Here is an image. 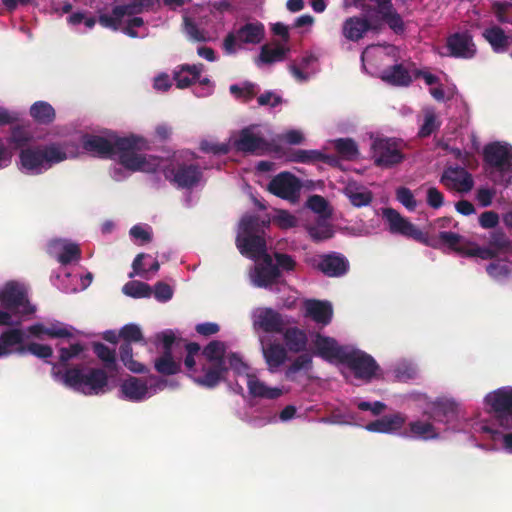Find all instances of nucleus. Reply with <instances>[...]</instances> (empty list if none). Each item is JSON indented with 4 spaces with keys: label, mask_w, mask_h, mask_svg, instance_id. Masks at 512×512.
<instances>
[{
    "label": "nucleus",
    "mask_w": 512,
    "mask_h": 512,
    "mask_svg": "<svg viewBox=\"0 0 512 512\" xmlns=\"http://www.w3.org/2000/svg\"><path fill=\"white\" fill-rule=\"evenodd\" d=\"M316 355L322 359L332 362L337 360L342 363L350 346L339 345L338 342L328 336L317 334L314 339Z\"/></svg>",
    "instance_id": "nucleus-17"
},
{
    "label": "nucleus",
    "mask_w": 512,
    "mask_h": 512,
    "mask_svg": "<svg viewBox=\"0 0 512 512\" xmlns=\"http://www.w3.org/2000/svg\"><path fill=\"white\" fill-rule=\"evenodd\" d=\"M446 46L450 55L455 58L471 59L477 51L473 36L468 31L451 34L447 38Z\"/></svg>",
    "instance_id": "nucleus-16"
},
{
    "label": "nucleus",
    "mask_w": 512,
    "mask_h": 512,
    "mask_svg": "<svg viewBox=\"0 0 512 512\" xmlns=\"http://www.w3.org/2000/svg\"><path fill=\"white\" fill-rule=\"evenodd\" d=\"M409 431L412 436L423 439H438L440 437L439 432L430 421H411L409 424Z\"/></svg>",
    "instance_id": "nucleus-42"
},
{
    "label": "nucleus",
    "mask_w": 512,
    "mask_h": 512,
    "mask_svg": "<svg viewBox=\"0 0 512 512\" xmlns=\"http://www.w3.org/2000/svg\"><path fill=\"white\" fill-rule=\"evenodd\" d=\"M119 336L123 340V342H126V343L127 342L131 343V344H132V342H135V343L143 342L144 344L146 343L144 341V336H143V333H142L140 327L136 324L124 325L119 331Z\"/></svg>",
    "instance_id": "nucleus-54"
},
{
    "label": "nucleus",
    "mask_w": 512,
    "mask_h": 512,
    "mask_svg": "<svg viewBox=\"0 0 512 512\" xmlns=\"http://www.w3.org/2000/svg\"><path fill=\"white\" fill-rule=\"evenodd\" d=\"M302 183L294 174L284 171L274 176L268 186L267 190L284 200L291 203H296L299 199Z\"/></svg>",
    "instance_id": "nucleus-12"
},
{
    "label": "nucleus",
    "mask_w": 512,
    "mask_h": 512,
    "mask_svg": "<svg viewBox=\"0 0 512 512\" xmlns=\"http://www.w3.org/2000/svg\"><path fill=\"white\" fill-rule=\"evenodd\" d=\"M438 239L442 244L465 257H479L488 260V257L493 255L489 250L482 249L476 243L464 241L461 235L451 231H441Z\"/></svg>",
    "instance_id": "nucleus-14"
},
{
    "label": "nucleus",
    "mask_w": 512,
    "mask_h": 512,
    "mask_svg": "<svg viewBox=\"0 0 512 512\" xmlns=\"http://www.w3.org/2000/svg\"><path fill=\"white\" fill-rule=\"evenodd\" d=\"M482 36L491 45L495 53H505L509 48V37L499 26L486 28Z\"/></svg>",
    "instance_id": "nucleus-36"
},
{
    "label": "nucleus",
    "mask_w": 512,
    "mask_h": 512,
    "mask_svg": "<svg viewBox=\"0 0 512 512\" xmlns=\"http://www.w3.org/2000/svg\"><path fill=\"white\" fill-rule=\"evenodd\" d=\"M203 71V64L189 65L185 64L179 70L174 71L173 79L177 88L184 89L189 87L193 82L197 81Z\"/></svg>",
    "instance_id": "nucleus-35"
},
{
    "label": "nucleus",
    "mask_w": 512,
    "mask_h": 512,
    "mask_svg": "<svg viewBox=\"0 0 512 512\" xmlns=\"http://www.w3.org/2000/svg\"><path fill=\"white\" fill-rule=\"evenodd\" d=\"M81 251L78 245L69 243L63 246L62 252L58 255V262L62 265L71 263L74 259L80 257Z\"/></svg>",
    "instance_id": "nucleus-56"
},
{
    "label": "nucleus",
    "mask_w": 512,
    "mask_h": 512,
    "mask_svg": "<svg viewBox=\"0 0 512 512\" xmlns=\"http://www.w3.org/2000/svg\"><path fill=\"white\" fill-rule=\"evenodd\" d=\"M405 421L406 417L402 413L397 412L368 423L366 429L376 433H393L400 430Z\"/></svg>",
    "instance_id": "nucleus-24"
},
{
    "label": "nucleus",
    "mask_w": 512,
    "mask_h": 512,
    "mask_svg": "<svg viewBox=\"0 0 512 512\" xmlns=\"http://www.w3.org/2000/svg\"><path fill=\"white\" fill-rule=\"evenodd\" d=\"M256 126L251 125L240 130L238 138L234 140V148L243 153L262 155L271 148L270 143L259 133Z\"/></svg>",
    "instance_id": "nucleus-15"
},
{
    "label": "nucleus",
    "mask_w": 512,
    "mask_h": 512,
    "mask_svg": "<svg viewBox=\"0 0 512 512\" xmlns=\"http://www.w3.org/2000/svg\"><path fill=\"white\" fill-rule=\"evenodd\" d=\"M288 52L289 48H285L280 45L276 46L275 48H271L268 44H264L261 47L258 60L264 64L280 62L285 59Z\"/></svg>",
    "instance_id": "nucleus-43"
},
{
    "label": "nucleus",
    "mask_w": 512,
    "mask_h": 512,
    "mask_svg": "<svg viewBox=\"0 0 512 512\" xmlns=\"http://www.w3.org/2000/svg\"><path fill=\"white\" fill-rule=\"evenodd\" d=\"M155 370L164 376L178 374L181 371V362L173 358V352H162L154 361Z\"/></svg>",
    "instance_id": "nucleus-40"
},
{
    "label": "nucleus",
    "mask_w": 512,
    "mask_h": 512,
    "mask_svg": "<svg viewBox=\"0 0 512 512\" xmlns=\"http://www.w3.org/2000/svg\"><path fill=\"white\" fill-rule=\"evenodd\" d=\"M0 305L3 309L17 311L23 315L35 312L27 299L24 289L15 282H8L0 291Z\"/></svg>",
    "instance_id": "nucleus-13"
},
{
    "label": "nucleus",
    "mask_w": 512,
    "mask_h": 512,
    "mask_svg": "<svg viewBox=\"0 0 512 512\" xmlns=\"http://www.w3.org/2000/svg\"><path fill=\"white\" fill-rule=\"evenodd\" d=\"M265 37L264 24L259 21L247 22L240 26L235 32H229L223 40V49L226 54H234L236 45L239 44H260Z\"/></svg>",
    "instance_id": "nucleus-6"
},
{
    "label": "nucleus",
    "mask_w": 512,
    "mask_h": 512,
    "mask_svg": "<svg viewBox=\"0 0 512 512\" xmlns=\"http://www.w3.org/2000/svg\"><path fill=\"white\" fill-rule=\"evenodd\" d=\"M396 199L409 211H414L417 207V201L412 191L407 187H399L396 190Z\"/></svg>",
    "instance_id": "nucleus-55"
},
{
    "label": "nucleus",
    "mask_w": 512,
    "mask_h": 512,
    "mask_svg": "<svg viewBox=\"0 0 512 512\" xmlns=\"http://www.w3.org/2000/svg\"><path fill=\"white\" fill-rule=\"evenodd\" d=\"M313 266L328 277H341L349 270L348 260L335 252L320 255Z\"/></svg>",
    "instance_id": "nucleus-19"
},
{
    "label": "nucleus",
    "mask_w": 512,
    "mask_h": 512,
    "mask_svg": "<svg viewBox=\"0 0 512 512\" xmlns=\"http://www.w3.org/2000/svg\"><path fill=\"white\" fill-rule=\"evenodd\" d=\"M99 24L104 27L111 29L113 31H117L120 28V25L122 23L121 16H117L116 14L111 13V15L108 14H100L98 18Z\"/></svg>",
    "instance_id": "nucleus-64"
},
{
    "label": "nucleus",
    "mask_w": 512,
    "mask_h": 512,
    "mask_svg": "<svg viewBox=\"0 0 512 512\" xmlns=\"http://www.w3.org/2000/svg\"><path fill=\"white\" fill-rule=\"evenodd\" d=\"M28 352L41 359H47L53 355L51 346L36 342L24 343V347L18 349V355H25Z\"/></svg>",
    "instance_id": "nucleus-49"
},
{
    "label": "nucleus",
    "mask_w": 512,
    "mask_h": 512,
    "mask_svg": "<svg viewBox=\"0 0 512 512\" xmlns=\"http://www.w3.org/2000/svg\"><path fill=\"white\" fill-rule=\"evenodd\" d=\"M22 168L39 174L43 169L67 159L65 150L57 143H51L42 147L25 148L19 154Z\"/></svg>",
    "instance_id": "nucleus-4"
},
{
    "label": "nucleus",
    "mask_w": 512,
    "mask_h": 512,
    "mask_svg": "<svg viewBox=\"0 0 512 512\" xmlns=\"http://www.w3.org/2000/svg\"><path fill=\"white\" fill-rule=\"evenodd\" d=\"M306 316L316 323L328 325L333 316V308L330 302L321 300H308L305 303Z\"/></svg>",
    "instance_id": "nucleus-25"
},
{
    "label": "nucleus",
    "mask_w": 512,
    "mask_h": 512,
    "mask_svg": "<svg viewBox=\"0 0 512 512\" xmlns=\"http://www.w3.org/2000/svg\"><path fill=\"white\" fill-rule=\"evenodd\" d=\"M345 194L351 204L355 207L367 206L372 202L373 196L371 191L367 189H359L354 185H349L345 188Z\"/></svg>",
    "instance_id": "nucleus-44"
},
{
    "label": "nucleus",
    "mask_w": 512,
    "mask_h": 512,
    "mask_svg": "<svg viewBox=\"0 0 512 512\" xmlns=\"http://www.w3.org/2000/svg\"><path fill=\"white\" fill-rule=\"evenodd\" d=\"M236 245L242 255L250 258L264 257L266 241L260 235H238Z\"/></svg>",
    "instance_id": "nucleus-23"
},
{
    "label": "nucleus",
    "mask_w": 512,
    "mask_h": 512,
    "mask_svg": "<svg viewBox=\"0 0 512 512\" xmlns=\"http://www.w3.org/2000/svg\"><path fill=\"white\" fill-rule=\"evenodd\" d=\"M257 102L260 106H269L271 108L277 107L282 104L283 99L280 95L273 91H265L257 98Z\"/></svg>",
    "instance_id": "nucleus-63"
},
{
    "label": "nucleus",
    "mask_w": 512,
    "mask_h": 512,
    "mask_svg": "<svg viewBox=\"0 0 512 512\" xmlns=\"http://www.w3.org/2000/svg\"><path fill=\"white\" fill-rule=\"evenodd\" d=\"M165 178L181 189H192L201 181L203 173L198 164L172 162L164 170Z\"/></svg>",
    "instance_id": "nucleus-8"
},
{
    "label": "nucleus",
    "mask_w": 512,
    "mask_h": 512,
    "mask_svg": "<svg viewBox=\"0 0 512 512\" xmlns=\"http://www.w3.org/2000/svg\"><path fill=\"white\" fill-rule=\"evenodd\" d=\"M254 325L267 333H280L283 329V320L278 312L271 308H265L260 310L256 316Z\"/></svg>",
    "instance_id": "nucleus-28"
},
{
    "label": "nucleus",
    "mask_w": 512,
    "mask_h": 512,
    "mask_svg": "<svg viewBox=\"0 0 512 512\" xmlns=\"http://www.w3.org/2000/svg\"><path fill=\"white\" fill-rule=\"evenodd\" d=\"M424 120L421 125L418 136L420 138L429 137L432 133L437 131L441 126V121L438 120L435 110L433 108H426L423 111Z\"/></svg>",
    "instance_id": "nucleus-45"
},
{
    "label": "nucleus",
    "mask_w": 512,
    "mask_h": 512,
    "mask_svg": "<svg viewBox=\"0 0 512 512\" xmlns=\"http://www.w3.org/2000/svg\"><path fill=\"white\" fill-rule=\"evenodd\" d=\"M489 247H481L489 250L493 255L488 259L496 258L501 253L512 255V242L502 229H495L488 238Z\"/></svg>",
    "instance_id": "nucleus-31"
},
{
    "label": "nucleus",
    "mask_w": 512,
    "mask_h": 512,
    "mask_svg": "<svg viewBox=\"0 0 512 512\" xmlns=\"http://www.w3.org/2000/svg\"><path fill=\"white\" fill-rule=\"evenodd\" d=\"M200 150L204 153H211L214 155H226L229 153L230 148L228 144L202 140L200 142Z\"/></svg>",
    "instance_id": "nucleus-60"
},
{
    "label": "nucleus",
    "mask_w": 512,
    "mask_h": 512,
    "mask_svg": "<svg viewBox=\"0 0 512 512\" xmlns=\"http://www.w3.org/2000/svg\"><path fill=\"white\" fill-rule=\"evenodd\" d=\"M25 332L21 328H9L0 334V358L18 354V349L24 347Z\"/></svg>",
    "instance_id": "nucleus-22"
},
{
    "label": "nucleus",
    "mask_w": 512,
    "mask_h": 512,
    "mask_svg": "<svg viewBox=\"0 0 512 512\" xmlns=\"http://www.w3.org/2000/svg\"><path fill=\"white\" fill-rule=\"evenodd\" d=\"M380 77L384 82L393 86H409L412 83L409 71L402 64L385 68Z\"/></svg>",
    "instance_id": "nucleus-32"
},
{
    "label": "nucleus",
    "mask_w": 512,
    "mask_h": 512,
    "mask_svg": "<svg viewBox=\"0 0 512 512\" xmlns=\"http://www.w3.org/2000/svg\"><path fill=\"white\" fill-rule=\"evenodd\" d=\"M82 148L90 155L102 159L119 156L120 164L131 171H148V161L139 151L148 148V142L140 136L119 137L113 132L106 136L86 133L81 137Z\"/></svg>",
    "instance_id": "nucleus-1"
},
{
    "label": "nucleus",
    "mask_w": 512,
    "mask_h": 512,
    "mask_svg": "<svg viewBox=\"0 0 512 512\" xmlns=\"http://www.w3.org/2000/svg\"><path fill=\"white\" fill-rule=\"evenodd\" d=\"M371 150L372 159L377 167L391 168L400 164L405 158L399 142L393 138H376Z\"/></svg>",
    "instance_id": "nucleus-9"
},
{
    "label": "nucleus",
    "mask_w": 512,
    "mask_h": 512,
    "mask_svg": "<svg viewBox=\"0 0 512 512\" xmlns=\"http://www.w3.org/2000/svg\"><path fill=\"white\" fill-rule=\"evenodd\" d=\"M512 8L510 2H495L492 4V11L500 23L511 24L512 18L509 15V10Z\"/></svg>",
    "instance_id": "nucleus-58"
},
{
    "label": "nucleus",
    "mask_w": 512,
    "mask_h": 512,
    "mask_svg": "<svg viewBox=\"0 0 512 512\" xmlns=\"http://www.w3.org/2000/svg\"><path fill=\"white\" fill-rule=\"evenodd\" d=\"M84 351V346L81 343H74L69 348L62 347L59 350L60 364L65 366L68 361L77 357Z\"/></svg>",
    "instance_id": "nucleus-57"
},
{
    "label": "nucleus",
    "mask_w": 512,
    "mask_h": 512,
    "mask_svg": "<svg viewBox=\"0 0 512 512\" xmlns=\"http://www.w3.org/2000/svg\"><path fill=\"white\" fill-rule=\"evenodd\" d=\"M153 9L152 7H146V4L133 0L130 3L124 5H117L113 7V14L117 16H121L123 19L124 16H133L142 13L143 11H148Z\"/></svg>",
    "instance_id": "nucleus-48"
},
{
    "label": "nucleus",
    "mask_w": 512,
    "mask_h": 512,
    "mask_svg": "<svg viewBox=\"0 0 512 512\" xmlns=\"http://www.w3.org/2000/svg\"><path fill=\"white\" fill-rule=\"evenodd\" d=\"M203 371V376L194 377L193 380L199 386L212 389L225 379V374L228 372V367L212 364L207 369L203 368Z\"/></svg>",
    "instance_id": "nucleus-34"
},
{
    "label": "nucleus",
    "mask_w": 512,
    "mask_h": 512,
    "mask_svg": "<svg viewBox=\"0 0 512 512\" xmlns=\"http://www.w3.org/2000/svg\"><path fill=\"white\" fill-rule=\"evenodd\" d=\"M487 274L496 280L507 278L512 273V268L502 260H495L486 266Z\"/></svg>",
    "instance_id": "nucleus-53"
},
{
    "label": "nucleus",
    "mask_w": 512,
    "mask_h": 512,
    "mask_svg": "<svg viewBox=\"0 0 512 512\" xmlns=\"http://www.w3.org/2000/svg\"><path fill=\"white\" fill-rule=\"evenodd\" d=\"M154 297L160 302H167L173 296V290L167 283L157 282L152 290Z\"/></svg>",
    "instance_id": "nucleus-62"
},
{
    "label": "nucleus",
    "mask_w": 512,
    "mask_h": 512,
    "mask_svg": "<svg viewBox=\"0 0 512 512\" xmlns=\"http://www.w3.org/2000/svg\"><path fill=\"white\" fill-rule=\"evenodd\" d=\"M342 364L347 365L356 378L366 382L376 377L380 370L379 365L371 355L352 346L349 347Z\"/></svg>",
    "instance_id": "nucleus-10"
},
{
    "label": "nucleus",
    "mask_w": 512,
    "mask_h": 512,
    "mask_svg": "<svg viewBox=\"0 0 512 512\" xmlns=\"http://www.w3.org/2000/svg\"><path fill=\"white\" fill-rule=\"evenodd\" d=\"M280 270L273 263L269 254H265L262 262L255 267L254 283L258 287L267 288L277 282Z\"/></svg>",
    "instance_id": "nucleus-20"
},
{
    "label": "nucleus",
    "mask_w": 512,
    "mask_h": 512,
    "mask_svg": "<svg viewBox=\"0 0 512 512\" xmlns=\"http://www.w3.org/2000/svg\"><path fill=\"white\" fill-rule=\"evenodd\" d=\"M247 388L249 394L254 398L274 400L282 395V390L277 387H268L254 374H247Z\"/></svg>",
    "instance_id": "nucleus-29"
},
{
    "label": "nucleus",
    "mask_w": 512,
    "mask_h": 512,
    "mask_svg": "<svg viewBox=\"0 0 512 512\" xmlns=\"http://www.w3.org/2000/svg\"><path fill=\"white\" fill-rule=\"evenodd\" d=\"M33 120L41 125H49L54 122L56 112L53 106L46 101H36L29 110Z\"/></svg>",
    "instance_id": "nucleus-38"
},
{
    "label": "nucleus",
    "mask_w": 512,
    "mask_h": 512,
    "mask_svg": "<svg viewBox=\"0 0 512 512\" xmlns=\"http://www.w3.org/2000/svg\"><path fill=\"white\" fill-rule=\"evenodd\" d=\"M457 412L458 406L454 401L448 399L437 400L433 404L429 419L448 424L457 418Z\"/></svg>",
    "instance_id": "nucleus-30"
},
{
    "label": "nucleus",
    "mask_w": 512,
    "mask_h": 512,
    "mask_svg": "<svg viewBox=\"0 0 512 512\" xmlns=\"http://www.w3.org/2000/svg\"><path fill=\"white\" fill-rule=\"evenodd\" d=\"M289 160L295 163H316V162H324L328 164H332L335 159L329 155L322 153L319 150H304L297 149L294 150L290 156Z\"/></svg>",
    "instance_id": "nucleus-39"
},
{
    "label": "nucleus",
    "mask_w": 512,
    "mask_h": 512,
    "mask_svg": "<svg viewBox=\"0 0 512 512\" xmlns=\"http://www.w3.org/2000/svg\"><path fill=\"white\" fill-rule=\"evenodd\" d=\"M334 148L339 155L346 159H353L358 154L357 144L351 138L336 139Z\"/></svg>",
    "instance_id": "nucleus-50"
},
{
    "label": "nucleus",
    "mask_w": 512,
    "mask_h": 512,
    "mask_svg": "<svg viewBox=\"0 0 512 512\" xmlns=\"http://www.w3.org/2000/svg\"><path fill=\"white\" fill-rule=\"evenodd\" d=\"M123 292L133 298H147L152 294L151 287L141 281H130L123 286Z\"/></svg>",
    "instance_id": "nucleus-47"
},
{
    "label": "nucleus",
    "mask_w": 512,
    "mask_h": 512,
    "mask_svg": "<svg viewBox=\"0 0 512 512\" xmlns=\"http://www.w3.org/2000/svg\"><path fill=\"white\" fill-rule=\"evenodd\" d=\"M274 223L282 229H288L296 226L297 219L288 211L280 210L274 218Z\"/></svg>",
    "instance_id": "nucleus-61"
},
{
    "label": "nucleus",
    "mask_w": 512,
    "mask_h": 512,
    "mask_svg": "<svg viewBox=\"0 0 512 512\" xmlns=\"http://www.w3.org/2000/svg\"><path fill=\"white\" fill-rule=\"evenodd\" d=\"M485 403L498 424L512 430V387H502L488 393Z\"/></svg>",
    "instance_id": "nucleus-5"
},
{
    "label": "nucleus",
    "mask_w": 512,
    "mask_h": 512,
    "mask_svg": "<svg viewBox=\"0 0 512 512\" xmlns=\"http://www.w3.org/2000/svg\"><path fill=\"white\" fill-rule=\"evenodd\" d=\"M312 366V358L308 354L299 355L286 369L285 377L294 380V376L301 370H309Z\"/></svg>",
    "instance_id": "nucleus-52"
},
{
    "label": "nucleus",
    "mask_w": 512,
    "mask_h": 512,
    "mask_svg": "<svg viewBox=\"0 0 512 512\" xmlns=\"http://www.w3.org/2000/svg\"><path fill=\"white\" fill-rule=\"evenodd\" d=\"M203 356L211 364L226 366V345L219 340L209 342L202 350Z\"/></svg>",
    "instance_id": "nucleus-41"
},
{
    "label": "nucleus",
    "mask_w": 512,
    "mask_h": 512,
    "mask_svg": "<svg viewBox=\"0 0 512 512\" xmlns=\"http://www.w3.org/2000/svg\"><path fill=\"white\" fill-rule=\"evenodd\" d=\"M53 365L52 375L62 383L85 395H98L105 393L108 387V373L102 368H90L85 373L80 366L66 369L64 373L56 370Z\"/></svg>",
    "instance_id": "nucleus-2"
},
{
    "label": "nucleus",
    "mask_w": 512,
    "mask_h": 512,
    "mask_svg": "<svg viewBox=\"0 0 512 512\" xmlns=\"http://www.w3.org/2000/svg\"><path fill=\"white\" fill-rule=\"evenodd\" d=\"M383 217L388 222L390 233L413 239L421 244L436 247L435 244L430 243L427 233L421 231L416 225L403 217L397 210L393 208H386L383 210Z\"/></svg>",
    "instance_id": "nucleus-7"
},
{
    "label": "nucleus",
    "mask_w": 512,
    "mask_h": 512,
    "mask_svg": "<svg viewBox=\"0 0 512 512\" xmlns=\"http://www.w3.org/2000/svg\"><path fill=\"white\" fill-rule=\"evenodd\" d=\"M259 227L260 219L255 215H246L240 221V229L244 235H256Z\"/></svg>",
    "instance_id": "nucleus-59"
},
{
    "label": "nucleus",
    "mask_w": 512,
    "mask_h": 512,
    "mask_svg": "<svg viewBox=\"0 0 512 512\" xmlns=\"http://www.w3.org/2000/svg\"><path fill=\"white\" fill-rule=\"evenodd\" d=\"M371 10L363 6L362 16L348 17L343 22L342 34L345 39L358 42L369 31L379 33V23L374 19Z\"/></svg>",
    "instance_id": "nucleus-11"
},
{
    "label": "nucleus",
    "mask_w": 512,
    "mask_h": 512,
    "mask_svg": "<svg viewBox=\"0 0 512 512\" xmlns=\"http://www.w3.org/2000/svg\"><path fill=\"white\" fill-rule=\"evenodd\" d=\"M483 159L489 166V178L495 183L507 187L512 179V147L494 142L483 149Z\"/></svg>",
    "instance_id": "nucleus-3"
},
{
    "label": "nucleus",
    "mask_w": 512,
    "mask_h": 512,
    "mask_svg": "<svg viewBox=\"0 0 512 512\" xmlns=\"http://www.w3.org/2000/svg\"><path fill=\"white\" fill-rule=\"evenodd\" d=\"M120 391L127 400L139 402L146 398L148 394V385L145 380L129 376L121 384Z\"/></svg>",
    "instance_id": "nucleus-27"
},
{
    "label": "nucleus",
    "mask_w": 512,
    "mask_h": 512,
    "mask_svg": "<svg viewBox=\"0 0 512 512\" xmlns=\"http://www.w3.org/2000/svg\"><path fill=\"white\" fill-rule=\"evenodd\" d=\"M262 354L271 373L276 372L287 360L286 348L280 343H262Z\"/></svg>",
    "instance_id": "nucleus-26"
},
{
    "label": "nucleus",
    "mask_w": 512,
    "mask_h": 512,
    "mask_svg": "<svg viewBox=\"0 0 512 512\" xmlns=\"http://www.w3.org/2000/svg\"><path fill=\"white\" fill-rule=\"evenodd\" d=\"M283 339L288 350L293 353L304 351L308 343L305 331L297 327L287 328L283 333Z\"/></svg>",
    "instance_id": "nucleus-37"
},
{
    "label": "nucleus",
    "mask_w": 512,
    "mask_h": 512,
    "mask_svg": "<svg viewBox=\"0 0 512 512\" xmlns=\"http://www.w3.org/2000/svg\"><path fill=\"white\" fill-rule=\"evenodd\" d=\"M92 350L97 358L102 362L103 369L108 373L117 374L120 370V366L117 363L116 351L113 348L101 342H94L92 344Z\"/></svg>",
    "instance_id": "nucleus-33"
},
{
    "label": "nucleus",
    "mask_w": 512,
    "mask_h": 512,
    "mask_svg": "<svg viewBox=\"0 0 512 512\" xmlns=\"http://www.w3.org/2000/svg\"><path fill=\"white\" fill-rule=\"evenodd\" d=\"M440 182L448 189L461 193L471 191L474 186L472 175L463 167H448L444 170Z\"/></svg>",
    "instance_id": "nucleus-18"
},
{
    "label": "nucleus",
    "mask_w": 512,
    "mask_h": 512,
    "mask_svg": "<svg viewBox=\"0 0 512 512\" xmlns=\"http://www.w3.org/2000/svg\"><path fill=\"white\" fill-rule=\"evenodd\" d=\"M229 90L231 94L245 103L251 101L258 92L257 85L251 82H245L243 86L231 85Z\"/></svg>",
    "instance_id": "nucleus-51"
},
{
    "label": "nucleus",
    "mask_w": 512,
    "mask_h": 512,
    "mask_svg": "<svg viewBox=\"0 0 512 512\" xmlns=\"http://www.w3.org/2000/svg\"><path fill=\"white\" fill-rule=\"evenodd\" d=\"M371 11L374 19L379 23V32L383 30L386 24L395 34L400 35L404 33L405 23L393 5L386 6L384 9H372Z\"/></svg>",
    "instance_id": "nucleus-21"
},
{
    "label": "nucleus",
    "mask_w": 512,
    "mask_h": 512,
    "mask_svg": "<svg viewBox=\"0 0 512 512\" xmlns=\"http://www.w3.org/2000/svg\"><path fill=\"white\" fill-rule=\"evenodd\" d=\"M32 140V134L24 126L16 125L11 128V135L8 138L9 144L15 149L25 147Z\"/></svg>",
    "instance_id": "nucleus-46"
}]
</instances>
